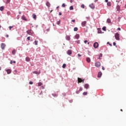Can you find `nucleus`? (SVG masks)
Wrapping results in <instances>:
<instances>
[{
    "mask_svg": "<svg viewBox=\"0 0 126 126\" xmlns=\"http://www.w3.org/2000/svg\"><path fill=\"white\" fill-rule=\"evenodd\" d=\"M116 45V42H113V46H116V47H117V45Z\"/></svg>",
    "mask_w": 126,
    "mask_h": 126,
    "instance_id": "obj_46",
    "label": "nucleus"
},
{
    "mask_svg": "<svg viewBox=\"0 0 126 126\" xmlns=\"http://www.w3.org/2000/svg\"><path fill=\"white\" fill-rule=\"evenodd\" d=\"M78 82H84V79H82L81 78H78Z\"/></svg>",
    "mask_w": 126,
    "mask_h": 126,
    "instance_id": "obj_11",
    "label": "nucleus"
},
{
    "mask_svg": "<svg viewBox=\"0 0 126 126\" xmlns=\"http://www.w3.org/2000/svg\"><path fill=\"white\" fill-rule=\"evenodd\" d=\"M10 2V0H6L5 3L7 4L8 3H9Z\"/></svg>",
    "mask_w": 126,
    "mask_h": 126,
    "instance_id": "obj_28",
    "label": "nucleus"
},
{
    "mask_svg": "<svg viewBox=\"0 0 126 126\" xmlns=\"http://www.w3.org/2000/svg\"><path fill=\"white\" fill-rule=\"evenodd\" d=\"M46 5L48 7H50V6H51V4L49 2V1H47L46 3Z\"/></svg>",
    "mask_w": 126,
    "mask_h": 126,
    "instance_id": "obj_19",
    "label": "nucleus"
},
{
    "mask_svg": "<svg viewBox=\"0 0 126 126\" xmlns=\"http://www.w3.org/2000/svg\"><path fill=\"white\" fill-rule=\"evenodd\" d=\"M34 45H38V41L37 40L34 41Z\"/></svg>",
    "mask_w": 126,
    "mask_h": 126,
    "instance_id": "obj_33",
    "label": "nucleus"
},
{
    "mask_svg": "<svg viewBox=\"0 0 126 126\" xmlns=\"http://www.w3.org/2000/svg\"><path fill=\"white\" fill-rule=\"evenodd\" d=\"M117 30H118V31H121V29H120V28H118L117 29Z\"/></svg>",
    "mask_w": 126,
    "mask_h": 126,
    "instance_id": "obj_52",
    "label": "nucleus"
},
{
    "mask_svg": "<svg viewBox=\"0 0 126 126\" xmlns=\"http://www.w3.org/2000/svg\"><path fill=\"white\" fill-rule=\"evenodd\" d=\"M106 21H107V23H111V19L110 18L107 19Z\"/></svg>",
    "mask_w": 126,
    "mask_h": 126,
    "instance_id": "obj_26",
    "label": "nucleus"
},
{
    "mask_svg": "<svg viewBox=\"0 0 126 126\" xmlns=\"http://www.w3.org/2000/svg\"><path fill=\"white\" fill-rule=\"evenodd\" d=\"M117 11H121V6L119 4H117L116 6Z\"/></svg>",
    "mask_w": 126,
    "mask_h": 126,
    "instance_id": "obj_9",
    "label": "nucleus"
},
{
    "mask_svg": "<svg viewBox=\"0 0 126 126\" xmlns=\"http://www.w3.org/2000/svg\"><path fill=\"white\" fill-rule=\"evenodd\" d=\"M69 10H73V6H70L69 7Z\"/></svg>",
    "mask_w": 126,
    "mask_h": 126,
    "instance_id": "obj_31",
    "label": "nucleus"
},
{
    "mask_svg": "<svg viewBox=\"0 0 126 126\" xmlns=\"http://www.w3.org/2000/svg\"><path fill=\"white\" fill-rule=\"evenodd\" d=\"M26 62H30V58H29V57L26 58Z\"/></svg>",
    "mask_w": 126,
    "mask_h": 126,
    "instance_id": "obj_24",
    "label": "nucleus"
},
{
    "mask_svg": "<svg viewBox=\"0 0 126 126\" xmlns=\"http://www.w3.org/2000/svg\"><path fill=\"white\" fill-rule=\"evenodd\" d=\"M27 40H28V41H30V36H29L27 37Z\"/></svg>",
    "mask_w": 126,
    "mask_h": 126,
    "instance_id": "obj_47",
    "label": "nucleus"
},
{
    "mask_svg": "<svg viewBox=\"0 0 126 126\" xmlns=\"http://www.w3.org/2000/svg\"><path fill=\"white\" fill-rule=\"evenodd\" d=\"M99 47V44H98V42H94V49H97Z\"/></svg>",
    "mask_w": 126,
    "mask_h": 126,
    "instance_id": "obj_3",
    "label": "nucleus"
},
{
    "mask_svg": "<svg viewBox=\"0 0 126 126\" xmlns=\"http://www.w3.org/2000/svg\"><path fill=\"white\" fill-rule=\"evenodd\" d=\"M46 31H47V32H49V31H50V29H46Z\"/></svg>",
    "mask_w": 126,
    "mask_h": 126,
    "instance_id": "obj_53",
    "label": "nucleus"
},
{
    "mask_svg": "<svg viewBox=\"0 0 126 126\" xmlns=\"http://www.w3.org/2000/svg\"><path fill=\"white\" fill-rule=\"evenodd\" d=\"M65 39L67 41H70V35H66Z\"/></svg>",
    "mask_w": 126,
    "mask_h": 126,
    "instance_id": "obj_8",
    "label": "nucleus"
},
{
    "mask_svg": "<svg viewBox=\"0 0 126 126\" xmlns=\"http://www.w3.org/2000/svg\"><path fill=\"white\" fill-rule=\"evenodd\" d=\"M6 14L8 15H10V11H7Z\"/></svg>",
    "mask_w": 126,
    "mask_h": 126,
    "instance_id": "obj_39",
    "label": "nucleus"
},
{
    "mask_svg": "<svg viewBox=\"0 0 126 126\" xmlns=\"http://www.w3.org/2000/svg\"><path fill=\"white\" fill-rule=\"evenodd\" d=\"M84 88H85L86 89H88V88H89V85L88 84H85Z\"/></svg>",
    "mask_w": 126,
    "mask_h": 126,
    "instance_id": "obj_15",
    "label": "nucleus"
},
{
    "mask_svg": "<svg viewBox=\"0 0 126 126\" xmlns=\"http://www.w3.org/2000/svg\"><path fill=\"white\" fill-rule=\"evenodd\" d=\"M102 76V72H99L98 73L97 77L100 78Z\"/></svg>",
    "mask_w": 126,
    "mask_h": 126,
    "instance_id": "obj_18",
    "label": "nucleus"
},
{
    "mask_svg": "<svg viewBox=\"0 0 126 126\" xmlns=\"http://www.w3.org/2000/svg\"><path fill=\"white\" fill-rule=\"evenodd\" d=\"M42 84V83L39 82V83H38V86H41Z\"/></svg>",
    "mask_w": 126,
    "mask_h": 126,
    "instance_id": "obj_38",
    "label": "nucleus"
},
{
    "mask_svg": "<svg viewBox=\"0 0 126 126\" xmlns=\"http://www.w3.org/2000/svg\"><path fill=\"white\" fill-rule=\"evenodd\" d=\"M32 18L34 19V20H36L37 19V16L35 15V14H33L32 15Z\"/></svg>",
    "mask_w": 126,
    "mask_h": 126,
    "instance_id": "obj_17",
    "label": "nucleus"
},
{
    "mask_svg": "<svg viewBox=\"0 0 126 126\" xmlns=\"http://www.w3.org/2000/svg\"><path fill=\"white\" fill-rule=\"evenodd\" d=\"M29 84H31V85L33 84V82L30 81V82H29Z\"/></svg>",
    "mask_w": 126,
    "mask_h": 126,
    "instance_id": "obj_45",
    "label": "nucleus"
},
{
    "mask_svg": "<svg viewBox=\"0 0 126 126\" xmlns=\"http://www.w3.org/2000/svg\"><path fill=\"white\" fill-rule=\"evenodd\" d=\"M6 71L7 73V74H10V73H11V70L8 69L6 70Z\"/></svg>",
    "mask_w": 126,
    "mask_h": 126,
    "instance_id": "obj_16",
    "label": "nucleus"
},
{
    "mask_svg": "<svg viewBox=\"0 0 126 126\" xmlns=\"http://www.w3.org/2000/svg\"><path fill=\"white\" fill-rule=\"evenodd\" d=\"M75 39H77V40H78V39H79V37H80V35H79V34H76L75 35Z\"/></svg>",
    "mask_w": 126,
    "mask_h": 126,
    "instance_id": "obj_14",
    "label": "nucleus"
},
{
    "mask_svg": "<svg viewBox=\"0 0 126 126\" xmlns=\"http://www.w3.org/2000/svg\"><path fill=\"white\" fill-rule=\"evenodd\" d=\"M107 44H109V45L110 46V47H112V44L110 43V42H107Z\"/></svg>",
    "mask_w": 126,
    "mask_h": 126,
    "instance_id": "obj_42",
    "label": "nucleus"
},
{
    "mask_svg": "<svg viewBox=\"0 0 126 126\" xmlns=\"http://www.w3.org/2000/svg\"><path fill=\"white\" fill-rule=\"evenodd\" d=\"M83 95H84V96H86V95H87V92H85L83 93Z\"/></svg>",
    "mask_w": 126,
    "mask_h": 126,
    "instance_id": "obj_35",
    "label": "nucleus"
},
{
    "mask_svg": "<svg viewBox=\"0 0 126 126\" xmlns=\"http://www.w3.org/2000/svg\"><path fill=\"white\" fill-rule=\"evenodd\" d=\"M62 7H65V4L63 3V4H62Z\"/></svg>",
    "mask_w": 126,
    "mask_h": 126,
    "instance_id": "obj_43",
    "label": "nucleus"
},
{
    "mask_svg": "<svg viewBox=\"0 0 126 126\" xmlns=\"http://www.w3.org/2000/svg\"><path fill=\"white\" fill-rule=\"evenodd\" d=\"M86 18H87V19H89L90 18V17H87Z\"/></svg>",
    "mask_w": 126,
    "mask_h": 126,
    "instance_id": "obj_61",
    "label": "nucleus"
},
{
    "mask_svg": "<svg viewBox=\"0 0 126 126\" xmlns=\"http://www.w3.org/2000/svg\"><path fill=\"white\" fill-rule=\"evenodd\" d=\"M86 62H87V63H89L91 62V59H90V58L89 57H87L86 58Z\"/></svg>",
    "mask_w": 126,
    "mask_h": 126,
    "instance_id": "obj_13",
    "label": "nucleus"
},
{
    "mask_svg": "<svg viewBox=\"0 0 126 126\" xmlns=\"http://www.w3.org/2000/svg\"><path fill=\"white\" fill-rule=\"evenodd\" d=\"M32 73H34L35 74H39L40 73V72H38L37 71H34L32 72Z\"/></svg>",
    "mask_w": 126,
    "mask_h": 126,
    "instance_id": "obj_23",
    "label": "nucleus"
},
{
    "mask_svg": "<svg viewBox=\"0 0 126 126\" xmlns=\"http://www.w3.org/2000/svg\"><path fill=\"white\" fill-rule=\"evenodd\" d=\"M52 95L53 96V97H58V94H52Z\"/></svg>",
    "mask_w": 126,
    "mask_h": 126,
    "instance_id": "obj_30",
    "label": "nucleus"
},
{
    "mask_svg": "<svg viewBox=\"0 0 126 126\" xmlns=\"http://www.w3.org/2000/svg\"><path fill=\"white\" fill-rule=\"evenodd\" d=\"M75 42L77 43V44H80V40L76 41Z\"/></svg>",
    "mask_w": 126,
    "mask_h": 126,
    "instance_id": "obj_40",
    "label": "nucleus"
},
{
    "mask_svg": "<svg viewBox=\"0 0 126 126\" xmlns=\"http://www.w3.org/2000/svg\"><path fill=\"white\" fill-rule=\"evenodd\" d=\"M80 91H82V88H80L79 90Z\"/></svg>",
    "mask_w": 126,
    "mask_h": 126,
    "instance_id": "obj_50",
    "label": "nucleus"
},
{
    "mask_svg": "<svg viewBox=\"0 0 126 126\" xmlns=\"http://www.w3.org/2000/svg\"><path fill=\"white\" fill-rule=\"evenodd\" d=\"M17 19H19V15H18L17 16Z\"/></svg>",
    "mask_w": 126,
    "mask_h": 126,
    "instance_id": "obj_55",
    "label": "nucleus"
},
{
    "mask_svg": "<svg viewBox=\"0 0 126 126\" xmlns=\"http://www.w3.org/2000/svg\"><path fill=\"white\" fill-rule=\"evenodd\" d=\"M9 30H11V28H13V26H9Z\"/></svg>",
    "mask_w": 126,
    "mask_h": 126,
    "instance_id": "obj_44",
    "label": "nucleus"
},
{
    "mask_svg": "<svg viewBox=\"0 0 126 126\" xmlns=\"http://www.w3.org/2000/svg\"><path fill=\"white\" fill-rule=\"evenodd\" d=\"M80 92V90H79V91H77L76 92V94H79V93Z\"/></svg>",
    "mask_w": 126,
    "mask_h": 126,
    "instance_id": "obj_41",
    "label": "nucleus"
},
{
    "mask_svg": "<svg viewBox=\"0 0 126 126\" xmlns=\"http://www.w3.org/2000/svg\"><path fill=\"white\" fill-rule=\"evenodd\" d=\"M3 9H4V6H1V7H0V11H3Z\"/></svg>",
    "mask_w": 126,
    "mask_h": 126,
    "instance_id": "obj_21",
    "label": "nucleus"
},
{
    "mask_svg": "<svg viewBox=\"0 0 126 126\" xmlns=\"http://www.w3.org/2000/svg\"><path fill=\"white\" fill-rule=\"evenodd\" d=\"M81 7L82 8H84L85 7V5H84V4H82L81 5Z\"/></svg>",
    "mask_w": 126,
    "mask_h": 126,
    "instance_id": "obj_36",
    "label": "nucleus"
},
{
    "mask_svg": "<svg viewBox=\"0 0 126 126\" xmlns=\"http://www.w3.org/2000/svg\"><path fill=\"white\" fill-rule=\"evenodd\" d=\"M87 42H88V41H87V40H85V41H84L85 44H86V43H87Z\"/></svg>",
    "mask_w": 126,
    "mask_h": 126,
    "instance_id": "obj_54",
    "label": "nucleus"
},
{
    "mask_svg": "<svg viewBox=\"0 0 126 126\" xmlns=\"http://www.w3.org/2000/svg\"><path fill=\"white\" fill-rule=\"evenodd\" d=\"M89 6L92 8V9H94V8H95V5H94V4L93 3L90 4Z\"/></svg>",
    "mask_w": 126,
    "mask_h": 126,
    "instance_id": "obj_10",
    "label": "nucleus"
},
{
    "mask_svg": "<svg viewBox=\"0 0 126 126\" xmlns=\"http://www.w3.org/2000/svg\"><path fill=\"white\" fill-rule=\"evenodd\" d=\"M115 39L117 41H120V34L119 33L117 32L115 33Z\"/></svg>",
    "mask_w": 126,
    "mask_h": 126,
    "instance_id": "obj_1",
    "label": "nucleus"
},
{
    "mask_svg": "<svg viewBox=\"0 0 126 126\" xmlns=\"http://www.w3.org/2000/svg\"><path fill=\"white\" fill-rule=\"evenodd\" d=\"M27 33H28V34H29V35H32V34H33V31H32V30H30L28 31L27 32Z\"/></svg>",
    "mask_w": 126,
    "mask_h": 126,
    "instance_id": "obj_7",
    "label": "nucleus"
},
{
    "mask_svg": "<svg viewBox=\"0 0 126 126\" xmlns=\"http://www.w3.org/2000/svg\"><path fill=\"white\" fill-rule=\"evenodd\" d=\"M71 22H75V20H71Z\"/></svg>",
    "mask_w": 126,
    "mask_h": 126,
    "instance_id": "obj_56",
    "label": "nucleus"
},
{
    "mask_svg": "<svg viewBox=\"0 0 126 126\" xmlns=\"http://www.w3.org/2000/svg\"><path fill=\"white\" fill-rule=\"evenodd\" d=\"M77 30H78V28H77V27H75L74 28V31L76 32Z\"/></svg>",
    "mask_w": 126,
    "mask_h": 126,
    "instance_id": "obj_32",
    "label": "nucleus"
},
{
    "mask_svg": "<svg viewBox=\"0 0 126 126\" xmlns=\"http://www.w3.org/2000/svg\"><path fill=\"white\" fill-rule=\"evenodd\" d=\"M105 2H108V0H105Z\"/></svg>",
    "mask_w": 126,
    "mask_h": 126,
    "instance_id": "obj_64",
    "label": "nucleus"
},
{
    "mask_svg": "<svg viewBox=\"0 0 126 126\" xmlns=\"http://www.w3.org/2000/svg\"><path fill=\"white\" fill-rule=\"evenodd\" d=\"M13 63V62L12 60H11L10 62V64H12Z\"/></svg>",
    "mask_w": 126,
    "mask_h": 126,
    "instance_id": "obj_48",
    "label": "nucleus"
},
{
    "mask_svg": "<svg viewBox=\"0 0 126 126\" xmlns=\"http://www.w3.org/2000/svg\"><path fill=\"white\" fill-rule=\"evenodd\" d=\"M21 19H22V20H24V21H28V20L26 19V17H25V15L22 16Z\"/></svg>",
    "mask_w": 126,
    "mask_h": 126,
    "instance_id": "obj_5",
    "label": "nucleus"
},
{
    "mask_svg": "<svg viewBox=\"0 0 126 126\" xmlns=\"http://www.w3.org/2000/svg\"><path fill=\"white\" fill-rule=\"evenodd\" d=\"M15 54H16V50L15 49H14L12 51V55H13V56L15 55Z\"/></svg>",
    "mask_w": 126,
    "mask_h": 126,
    "instance_id": "obj_20",
    "label": "nucleus"
},
{
    "mask_svg": "<svg viewBox=\"0 0 126 126\" xmlns=\"http://www.w3.org/2000/svg\"><path fill=\"white\" fill-rule=\"evenodd\" d=\"M78 57H81V55H80V54H78Z\"/></svg>",
    "mask_w": 126,
    "mask_h": 126,
    "instance_id": "obj_59",
    "label": "nucleus"
},
{
    "mask_svg": "<svg viewBox=\"0 0 126 126\" xmlns=\"http://www.w3.org/2000/svg\"><path fill=\"white\" fill-rule=\"evenodd\" d=\"M72 101H73L72 99V100H70L69 101V102L70 103H71Z\"/></svg>",
    "mask_w": 126,
    "mask_h": 126,
    "instance_id": "obj_60",
    "label": "nucleus"
},
{
    "mask_svg": "<svg viewBox=\"0 0 126 126\" xmlns=\"http://www.w3.org/2000/svg\"><path fill=\"white\" fill-rule=\"evenodd\" d=\"M98 32L97 33L98 34H101V33H102V31H101V29H97Z\"/></svg>",
    "mask_w": 126,
    "mask_h": 126,
    "instance_id": "obj_22",
    "label": "nucleus"
},
{
    "mask_svg": "<svg viewBox=\"0 0 126 126\" xmlns=\"http://www.w3.org/2000/svg\"><path fill=\"white\" fill-rule=\"evenodd\" d=\"M86 23H87V22H86V21L82 22L81 23L82 26L83 27H85V26H86Z\"/></svg>",
    "mask_w": 126,
    "mask_h": 126,
    "instance_id": "obj_6",
    "label": "nucleus"
},
{
    "mask_svg": "<svg viewBox=\"0 0 126 126\" xmlns=\"http://www.w3.org/2000/svg\"><path fill=\"white\" fill-rule=\"evenodd\" d=\"M70 2L72 3V2H73V0H70Z\"/></svg>",
    "mask_w": 126,
    "mask_h": 126,
    "instance_id": "obj_49",
    "label": "nucleus"
},
{
    "mask_svg": "<svg viewBox=\"0 0 126 126\" xmlns=\"http://www.w3.org/2000/svg\"><path fill=\"white\" fill-rule=\"evenodd\" d=\"M63 96H65V95H66V94L65 93H63Z\"/></svg>",
    "mask_w": 126,
    "mask_h": 126,
    "instance_id": "obj_57",
    "label": "nucleus"
},
{
    "mask_svg": "<svg viewBox=\"0 0 126 126\" xmlns=\"http://www.w3.org/2000/svg\"><path fill=\"white\" fill-rule=\"evenodd\" d=\"M107 5L108 6H112V4H111V2H108L107 3Z\"/></svg>",
    "mask_w": 126,
    "mask_h": 126,
    "instance_id": "obj_25",
    "label": "nucleus"
},
{
    "mask_svg": "<svg viewBox=\"0 0 126 126\" xmlns=\"http://www.w3.org/2000/svg\"><path fill=\"white\" fill-rule=\"evenodd\" d=\"M0 48L2 50H4L5 48V44L3 43H1Z\"/></svg>",
    "mask_w": 126,
    "mask_h": 126,
    "instance_id": "obj_4",
    "label": "nucleus"
},
{
    "mask_svg": "<svg viewBox=\"0 0 126 126\" xmlns=\"http://www.w3.org/2000/svg\"><path fill=\"white\" fill-rule=\"evenodd\" d=\"M66 66V64L63 63V64L62 67H63V68H65Z\"/></svg>",
    "mask_w": 126,
    "mask_h": 126,
    "instance_id": "obj_27",
    "label": "nucleus"
},
{
    "mask_svg": "<svg viewBox=\"0 0 126 126\" xmlns=\"http://www.w3.org/2000/svg\"><path fill=\"white\" fill-rule=\"evenodd\" d=\"M102 30H103V31H106V27H103L102 28Z\"/></svg>",
    "mask_w": 126,
    "mask_h": 126,
    "instance_id": "obj_37",
    "label": "nucleus"
},
{
    "mask_svg": "<svg viewBox=\"0 0 126 126\" xmlns=\"http://www.w3.org/2000/svg\"><path fill=\"white\" fill-rule=\"evenodd\" d=\"M57 25H60L61 24V20H59L57 23Z\"/></svg>",
    "mask_w": 126,
    "mask_h": 126,
    "instance_id": "obj_34",
    "label": "nucleus"
},
{
    "mask_svg": "<svg viewBox=\"0 0 126 126\" xmlns=\"http://www.w3.org/2000/svg\"><path fill=\"white\" fill-rule=\"evenodd\" d=\"M120 1H121V0H116V2H120Z\"/></svg>",
    "mask_w": 126,
    "mask_h": 126,
    "instance_id": "obj_58",
    "label": "nucleus"
},
{
    "mask_svg": "<svg viewBox=\"0 0 126 126\" xmlns=\"http://www.w3.org/2000/svg\"><path fill=\"white\" fill-rule=\"evenodd\" d=\"M98 0H94V2H97V1H98Z\"/></svg>",
    "mask_w": 126,
    "mask_h": 126,
    "instance_id": "obj_63",
    "label": "nucleus"
},
{
    "mask_svg": "<svg viewBox=\"0 0 126 126\" xmlns=\"http://www.w3.org/2000/svg\"><path fill=\"white\" fill-rule=\"evenodd\" d=\"M59 15H62V13L61 12H59Z\"/></svg>",
    "mask_w": 126,
    "mask_h": 126,
    "instance_id": "obj_62",
    "label": "nucleus"
},
{
    "mask_svg": "<svg viewBox=\"0 0 126 126\" xmlns=\"http://www.w3.org/2000/svg\"><path fill=\"white\" fill-rule=\"evenodd\" d=\"M95 66H96V67H100V66H101V63L99 62L95 63Z\"/></svg>",
    "mask_w": 126,
    "mask_h": 126,
    "instance_id": "obj_2",
    "label": "nucleus"
},
{
    "mask_svg": "<svg viewBox=\"0 0 126 126\" xmlns=\"http://www.w3.org/2000/svg\"><path fill=\"white\" fill-rule=\"evenodd\" d=\"M102 69L103 70H105V67H104V66H102Z\"/></svg>",
    "mask_w": 126,
    "mask_h": 126,
    "instance_id": "obj_51",
    "label": "nucleus"
},
{
    "mask_svg": "<svg viewBox=\"0 0 126 126\" xmlns=\"http://www.w3.org/2000/svg\"><path fill=\"white\" fill-rule=\"evenodd\" d=\"M102 57H103V54H102V53H100L99 55V59H101L100 58H102Z\"/></svg>",
    "mask_w": 126,
    "mask_h": 126,
    "instance_id": "obj_29",
    "label": "nucleus"
},
{
    "mask_svg": "<svg viewBox=\"0 0 126 126\" xmlns=\"http://www.w3.org/2000/svg\"><path fill=\"white\" fill-rule=\"evenodd\" d=\"M67 55H69V56H70V55H71V54H72V52L71 51V50H68L67 52Z\"/></svg>",
    "mask_w": 126,
    "mask_h": 126,
    "instance_id": "obj_12",
    "label": "nucleus"
}]
</instances>
